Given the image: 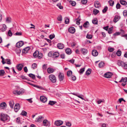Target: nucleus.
Masks as SVG:
<instances>
[{
    "label": "nucleus",
    "instance_id": "b1692460",
    "mask_svg": "<svg viewBox=\"0 0 127 127\" xmlns=\"http://www.w3.org/2000/svg\"><path fill=\"white\" fill-rule=\"evenodd\" d=\"M66 53L68 54H70L71 53V49L69 48H67L65 50Z\"/></svg>",
    "mask_w": 127,
    "mask_h": 127
},
{
    "label": "nucleus",
    "instance_id": "e433bc0d",
    "mask_svg": "<svg viewBox=\"0 0 127 127\" xmlns=\"http://www.w3.org/2000/svg\"><path fill=\"white\" fill-rule=\"evenodd\" d=\"M110 5L111 6H113L114 3V2L112 0H110L109 1Z\"/></svg>",
    "mask_w": 127,
    "mask_h": 127
},
{
    "label": "nucleus",
    "instance_id": "393cba45",
    "mask_svg": "<svg viewBox=\"0 0 127 127\" xmlns=\"http://www.w3.org/2000/svg\"><path fill=\"white\" fill-rule=\"evenodd\" d=\"M39 53V51H35L33 54V56L35 58H36L37 57Z\"/></svg>",
    "mask_w": 127,
    "mask_h": 127
},
{
    "label": "nucleus",
    "instance_id": "de8ad7c7",
    "mask_svg": "<svg viewBox=\"0 0 127 127\" xmlns=\"http://www.w3.org/2000/svg\"><path fill=\"white\" fill-rule=\"evenodd\" d=\"M101 127H108V125L106 124L102 123L101 126Z\"/></svg>",
    "mask_w": 127,
    "mask_h": 127
},
{
    "label": "nucleus",
    "instance_id": "f704fd0d",
    "mask_svg": "<svg viewBox=\"0 0 127 127\" xmlns=\"http://www.w3.org/2000/svg\"><path fill=\"white\" fill-rule=\"evenodd\" d=\"M121 4L124 5H125L127 4V2L125 1L121 0L120 1Z\"/></svg>",
    "mask_w": 127,
    "mask_h": 127
},
{
    "label": "nucleus",
    "instance_id": "6ab92c4d",
    "mask_svg": "<svg viewBox=\"0 0 127 127\" xmlns=\"http://www.w3.org/2000/svg\"><path fill=\"white\" fill-rule=\"evenodd\" d=\"M120 18V16L116 15V16L114 19V21L115 23L116 22L118 21L119 19Z\"/></svg>",
    "mask_w": 127,
    "mask_h": 127
},
{
    "label": "nucleus",
    "instance_id": "1a4fd4ad",
    "mask_svg": "<svg viewBox=\"0 0 127 127\" xmlns=\"http://www.w3.org/2000/svg\"><path fill=\"white\" fill-rule=\"evenodd\" d=\"M7 104L5 102H2L0 104V108L1 109H5L6 107Z\"/></svg>",
    "mask_w": 127,
    "mask_h": 127
},
{
    "label": "nucleus",
    "instance_id": "ea45409f",
    "mask_svg": "<svg viewBox=\"0 0 127 127\" xmlns=\"http://www.w3.org/2000/svg\"><path fill=\"white\" fill-rule=\"evenodd\" d=\"M104 99H99L97 101V102L98 104H99L101 102H104Z\"/></svg>",
    "mask_w": 127,
    "mask_h": 127
},
{
    "label": "nucleus",
    "instance_id": "864d4df0",
    "mask_svg": "<svg viewBox=\"0 0 127 127\" xmlns=\"http://www.w3.org/2000/svg\"><path fill=\"white\" fill-rule=\"evenodd\" d=\"M57 6L60 9H62L63 8V7L61 5L60 3L57 4Z\"/></svg>",
    "mask_w": 127,
    "mask_h": 127
},
{
    "label": "nucleus",
    "instance_id": "4be33fe9",
    "mask_svg": "<svg viewBox=\"0 0 127 127\" xmlns=\"http://www.w3.org/2000/svg\"><path fill=\"white\" fill-rule=\"evenodd\" d=\"M81 50L82 53L84 55L86 54L88 52L87 50L85 49L82 48Z\"/></svg>",
    "mask_w": 127,
    "mask_h": 127
},
{
    "label": "nucleus",
    "instance_id": "a18cd8bd",
    "mask_svg": "<svg viewBox=\"0 0 127 127\" xmlns=\"http://www.w3.org/2000/svg\"><path fill=\"white\" fill-rule=\"evenodd\" d=\"M113 29V27H112L110 28L108 30V33H111Z\"/></svg>",
    "mask_w": 127,
    "mask_h": 127
},
{
    "label": "nucleus",
    "instance_id": "c756f323",
    "mask_svg": "<svg viewBox=\"0 0 127 127\" xmlns=\"http://www.w3.org/2000/svg\"><path fill=\"white\" fill-rule=\"evenodd\" d=\"M89 24V22L88 21H87L84 23L83 25V26L84 28H87L88 27Z\"/></svg>",
    "mask_w": 127,
    "mask_h": 127
},
{
    "label": "nucleus",
    "instance_id": "6e6552de",
    "mask_svg": "<svg viewBox=\"0 0 127 127\" xmlns=\"http://www.w3.org/2000/svg\"><path fill=\"white\" fill-rule=\"evenodd\" d=\"M113 74L111 72L106 73L104 74V77L107 78H110Z\"/></svg>",
    "mask_w": 127,
    "mask_h": 127
},
{
    "label": "nucleus",
    "instance_id": "49530a36",
    "mask_svg": "<svg viewBox=\"0 0 127 127\" xmlns=\"http://www.w3.org/2000/svg\"><path fill=\"white\" fill-rule=\"evenodd\" d=\"M92 37V35H89L88 34H87L86 37L88 39H91Z\"/></svg>",
    "mask_w": 127,
    "mask_h": 127
},
{
    "label": "nucleus",
    "instance_id": "4d7b16f0",
    "mask_svg": "<svg viewBox=\"0 0 127 127\" xmlns=\"http://www.w3.org/2000/svg\"><path fill=\"white\" fill-rule=\"evenodd\" d=\"M108 50L110 52H112L114 51V49L111 48H108Z\"/></svg>",
    "mask_w": 127,
    "mask_h": 127
},
{
    "label": "nucleus",
    "instance_id": "2eb2a0df",
    "mask_svg": "<svg viewBox=\"0 0 127 127\" xmlns=\"http://www.w3.org/2000/svg\"><path fill=\"white\" fill-rule=\"evenodd\" d=\"M30 49L29 47H28L24 48L22 51V52L23 53H26Z\"/></svg>",
    "mask_w": 127,
    "mask_h": 127
},
{
    "label": "nucleus",
    "instance_id": "412c9836",
    "mask_svg": "<svg viewBox=\"0 0 127 127\" xmlns=\"http://www.w3.org/2000/svg\"><path fill=\"white\" fill-rule=\"evenodd\" d=\"M123 82L126 83L127 82V77H122L121 80L119 81V82Z\"/></svg>",
    "mask_w": 127,
    "mask_h": 127
},
{
    "label": "nucleus",
    "instance_id": "13d9d810",
    "mask_svg": "<svg viewBox=\"0 0 127 127\" xmlns=\"http://www.w3.org/2000/svg\"><path fill=\"white\" fill-rule=\"evenodd\" d=\"M6 21L8 23H10L11 22V18H10L8 17L7 18Z\"/></svg>",
    "mask_w": 127,
    "mask_h": 127
},
{
    "label": "nucleus",
    "instance_id": "37998d69",
    "mask_svg": "<svg viewBox=\"0 0 127 127\" xmlns=\"http://www.w3.org/2000/svg\"><path fill=\"white\" fill-rule=\"evenodd\" d=\"M108 9V7L106 6H105L104 8L102 10V12L103 13H105L106 12Z\"/></svg>",
    "mask_w": 127,
    "mask_h": 127
},
{
    "label": "nucleus",
    "instance_id": "052dcab7",
    "mask_svg": "<svg viewBox=\"0 0 127 127\" xmlns=\"http://www.w3.org/2000/svg\"><path fill=\"white\" fill-rule=\"evenodd\" d=\"M16 121L17 123H20V118L19 117L17 118L16 119Z\"/></svg>",
    "mask_w": 127,
    "mask_h": 127
},
{
    "label": "nucleus",
    "instance_id": "5fc2aeb1",
    "mask_svg": "<svg viewBox=\"0 0 127 127\" xmlns=\"http://www.w3.org/2000/svg\"><path fill=\"white\" fill-rule=\"evenodd\" d=\"M121 54V51L119 50H118L116 53V54L117 56H120Z\"/></svg>",
    "mask_w": 127,
    "mask_h": 127
},
{
    "label": "nucleus",
    "instance_id": "e2e57ef3",
    "mask_svg": "<svg viewBox=\"0 0 127 127\" xmlns=\"http://www.w3.org/2000/svg\"><path fill=\"white\" fill-rule=\"evenodd\" d=\"M92 54L93 56H95V50H93L92 51Z\"/></svg>",
    "mask_w": 127,
    "mask_h": 127
},
{
    "label": "nucleus",
    "instance_id": "8fccbe9b",
    "mask_svg": "<svg viewBox=\"0 0 127 127\" xmlns=\"http://www.w3.org/2000/svg\"><path fill=\"white\" fill-rule=\"evenodd\" d=\"M47 64H44L42 66V69L43 70H45L47 68Z\"/></svg>",
    "mask_w": 127,
    "mask_h": 127
},
{
    "label": "nucleus",
    "instance_id": "f3484780",
    "mask_svg": "<svg viewBox=\"0 0 127 127\" xmlns=\"http://www.w3.org/2000/svg\"><path fill=\"white\" fill-rule=\"evenodd\" d=\"M49 122L46 120H44L43 122V124L44 126H47L49 125Z\"/></svg>",
    "mask_w": 127,
    "mask_h": 127
},
{
    "label": "nucleus",
    "instance_id": "cd10ccee",
    "mask_svg": "<svg viewBox=\"0 0 127 127\" xmlns=\"http://www.w3.org/2000/svg\"><path fill=\"white\" fill-rule=\"evenodd\" d=\"M56 103V102L55 101H50L48 103V104L52 106L54 105Z\"/></svg>",
    "mask_w": 127,
    "mask_h": 127
},
{
    "label": "nucleus",
    "instance_id": "680f3d73",
    "mask_svg": "<svg viewBox=\"0 0 127 127\" xmlns=\"http://www.w3.org/2000/svg\"><path fill=\"white\" fill-rule=\"evenodd\" d=\"M87 2V0H82L81 2L83 4H85Z\"/></svg>",
    "mask_w": 127,
    "mask_h": 127
},
{
    "label": "nucleus",
    "instance_id": "c85d7f7f",
    "mask_svg": "<svg viewBox=\"0 0 127 127\" xmlns=\"http://www.w3.org/2000/svg\"><path fill=\"white\" fill-rule=\"evenodd\" d=\"M85 69V68L84 67L81 69L80 70L78 71V72L80 74H82L84 72Z\"/></svg>",
    "mask_w": 127,
    "mask_h": 127
},
{
    "label": "nucleus",
    "instance_id": "a211bd4d",
    "mask_svg": "<svg viewBox=\"0 0 127 127\" xmlns=\"http://www.w3.org/2000/svg\"><path fill=\"white\" fill-rule=\"evenodd\" d=\"M60 54L58 52L54 53L53 55V58H55L59 56Z\"/></svg>",
    "mask_w": 127,
    "mask_h": 127
},
{
    "label": "nucleus",
    "instance_id": "0eeeda50",
    "mask_svg": "<svg viewBox=\"0 0 127 127\" xmlns=\"http://www.w3.org/2000/svg\"><path fill=\"white\" fill-rule=\"evenodd\" d=\"M58 77L59 80L60 81H63L64 78V75L60 72L59 73Z\"/></svg>",
    "mask_w": 127,
    "mask_h": 127
},
{
    "label": "nucleus",
    "instance_id": "7ed1b4c3",
    "mask_svg": "<svg viewBox=\"0 0 127 127\" xmlns=\"http://www.w3.org/2000/svg\"><path fill=\"white\" fill-rule=\"evenodd\" d=\"M24 92V90L23 89H21L19 91L17 90L14 91H13V93L15 95H18L23 94Z\"/></svg>",
    "mask_w": 127,
    "mask_h": 127
},
{
    "label": "nucleus",
    "instance_id": "dca6fc26",
    "mask_svg": "<svg viewBox=\"0 0 127 127\" xmlns=\"http://www.w3.org/2000/svg\"><path fill=\"white\" fill-rule=\"evenodd\" d=\"M57 47L59 49H62L64 48V46L63 44L61 43H59L57 45Z\"/></svg>",
    "mask_w": 127,
    "mask_h": 127
},
{
    "label": "nucleus",
    "instance_id": "7c9ffc66",
    "mask_svg": "<svg viewBox=\"0 0 127 127\" xmlns=\"http://www.w3.org/2000/svg\"><path fill=\"white\" fill-rule=\"evenodd\" d=\"M29 76L33 79L35 78V75L31 73L29 74Z\"/></svg>",
    "mask_w": 127,
    "mask_h": 127
},
{
    "label": "nucleus",
    "instance_id": "9d476101",
    "mask_svg": "<svg viewBox=\"0 0 127 127\" xmlns=\"http://www.w3.org/2000/svg\"><path fill=\"white\" fill-rule=\"evenodd\" d=\"M24 42L22 41L19 42L16 44V46L18 48H19L22 46L24 44Z\"/></svg>",
    "mask_w": 127,
    "mask_h": 127
},
{
    "label": "nucleus",
    "instance_id": "774afa93",
    "mask_svg": "<svg viewBox=\"0 0 127 127\" xmlns=\"http://www.w3.org/2000/svg\"><path fill=\"white\" fill-rule=\"evenodd\" d=\"M24 71L26 72L27 73L28 71V69L27 68L26 66H25L24 67Z\"/></svg>",
    "mask_w": 127,
    "mask_h": 127
},
{
    "label": "nucleus",
    "instance_id": "09e8293b",
    "mask_svg": "<svg viewBox=\"0 0 127 127\" xmlns=\"http://www.w3.org/2000/svg\"><path fill=\"white\" fill-rule=\"evenodd\" d=\"M55 37V35L54 34H51L49 36V37L50 39H52Z\"/></svg>",
    "mask_w": 127,
    "mask_h": 127
},
{
    "label": "nucleus",
    "instance_id": "39448f33",
    "mask_svg": "<svg viewBox=\"0 0 127 127\" xmlns=\"http://www.w3.org/2000/svg\"><path fill=\"white\" fill-rule=\"evenodd\" d=\"M24 64L22 63L18 64L16 65V67L18 70L19 71H21L23 67L24 66Z\"/></svg>",
    "mask_w": 127,
    "mask_h": 127
},
{
    "label": "nucleus",
    "instance_id": "bb28decb",
    "mask_svg": "<svg viewBox=\"0 0 127 127\" xmlns=\"http://www.w3.org/2000/svg\"><path fill=\"white\" fill-rule=\"evenodd\" d=\"M72 94L74 95H76L78 97L81 98L83 100H84V99L80 95H79L77 93H72Z\"/></svg>",
    "mask_w": 127,
    "mask_h": 127
},
{
    "label": "nucleus",
    "instance_id": "a19ab883",
    "mask_svg": "<svg viewBox=\"0 0 127 127\" xmlns=\"http://www.w3.org/2000/svg\"><path fill=\"white\" fill-rule=\"evenodd\" d=\"M27 113L25 111H23L21 114L22 115L26 116L27 115Z\"/></svg>",
    "mask_w": 127,
    "mask_h": 127
},
{
    "label": "nucleus",
    "instance_id": "a878e982",
    "mask_svg": "<svg viewBox=\"0 0 127 127\" xmlns=\"http://www.w3.org/2000/svg\"><path fill=\"white\" fill-rule=\"evenodd\" d=\"M104 64L103 62H101L99 64L98 66L100 68L104 66Z\"/></svg>",
    "mask_w": 127,
    "mask_h": 127
},
{
    "label": "nucleus",
    "instance_id": "473e14b6",
    "mask_svg": "<svg viewBox=\"0 0 127 127\" xmlns=\"http://www.w3.org/2000/svg\"><path fill=\"white\" fill-rule=\"evenodd\" d=\"M6 30V26L5 25H3L2 28H1V30L3 32Z\"/></svg>",
    "mask_w": 127,
    "mask_h": 127
},
{
    "label": "nucleus",
    "instance_id": "603ef678",
    "mask_svg": "<svg viewBox=\"0 0 127 127\" xmlns=\"http://www.w3.org/2000/svg\"><path fill=\"white\" fill-rule=\"evenodd\" d=\"M15 51L17 53H19L21 52V50L18 48L16 49L15 50Z\"/></svg>",
    "mask_w": 127,
    "mask_h": 127
},
{
    "label": "nucleus",
    "instance_id": "f257e3e1",
    "mask_svg": "<svg viewBox=\"0 0 127 127\" xmlns=\"http://www.w3.org/2000/svg\"><path fill=\"white\" fill-rule=\"evenodd\" d=\"M8 117V116L7 114L1 113L0 114V120L4 122L7 120Z\"/></svg>",
    "mask_w": 127,
    "mask_h": 127
},
{
    "label": "nucleus",
    "instance_id": "0e129e2a",
    "mask_svg": "<svg viewBox=\"0 0 127 127\" xmlns=\"http://www.w3.org/2000/svg\"><path fill=\"white\" fill-rule=\"evenodd\" d=\"M8 34L10 36H11L12 35V33L10 30H9L8 32Z\"/></svg>",
    "mask_w": 127,
    "mask_h": 127
},
{
    "label": "nucleus",
    "instance_id": "338daca9",
    "mask_svg": "<svg viewBox=\"0 0 127 127\" xmlns=\"http://www.w3.org/2000/svg\"><path fill=\"white\" fill-rule=\"evenodd\" d=\"M120 6V5L119 3L117 4L116 5V8L117 9H119Z\"/></svg>",
    "mask_w": 127,
    "mask_h": 127
},
{
    "label": "nucleus",
    "instance_id": "c03bdc74",
    "mask_svg": "<svg viewBox=\"0 0 127 127\" xmlns=\"http://www.w3.org/2000/svg\"><path fill=\"white\" fill-rule=\"evenodd\" d=\"M5 62L7 64H11V63H10V59H5Z\"/></svg>",
    "mask_w": 127,
    "mask_h": 127
},
{
    "label": "nucleus",
    "instance_id": "58836bf2",
    "mask_svg": "<svg viewBox=\"0 0 127 127\" xmlns=\"http://www.w3.org/2000/svg\"><path fill=\"white\" fill-rule=\"evenodd\" d=\"M72 74V71H68L67 72V75L68 76H69Z\"/></svg>",
    "mask_w": 127,
    "mask_h": 127
},
{
    "label": "nucleus",
    "instance_id": "f03ea898",
    "mask_svg": "<svg viewBox=\"0 0 127 127\" xmlns=\"http://www.w3.org/2000/svg\"><path fill=\"white\" fill-rule=\"evenodd\" d=\"M117 64L119 66H121L125 69H127V64L123 62L118 61L117 62Z\"/></svg>",
    "mask_w": 127,
    "mask_h": 127
},
{
    "label": "nucleus",
    "instance_id": "423d86ee",
    "mask_svg": "<svg viewBox=\"0 0 127 127\" xmlns=\"http://www.w3.org/2000/svg\"><path fill=\"white\" fill-rule=\"evenodd\" d=\"M44 120V118L41 116H39L36 119L35 121L36 122L41 123Z\"/></svg>",
    "mask_w": 127,
    "mask_h": 127
},
{
    "label": "nucleus",
    "instance_id": "bf43d9fd",
    "mask_svg": "<svg viewBox=\"0 0 127 127\" xmlns=\"http://www.w3.org/2000/svg\"><path fill=\"white\" fill-rule=\"evenodd\" d=\"M66 125L67 126L70 127L71 125V124L70 123L68 122L66 123Z\"/></svg>",
    "mask_w": 127,
    "mask_h": 127
},
{
    "label": "nucleus",
    "instance_id": "79ce46f5",
    "mask_svg": "<svg viewBox=\"0 0 127 127\" xmlns=\"http://www.w3.org/2000/svg\"><path fill=\"white\" fill-rule=\"evenodd\" d=\"M37 65L36 63H33L32 65V68L34 69L37 68Z\"/></svg>",
    "mask_w": 127,
    "mask_h": 127
},
{
    "label": "nucleus",
    "instance_id": "3c124183",
    "mask_svg": "<svg viewBox=\"0 0 127 127\" xmlns=\"http://www.w3.org/2000/svg\"><path fill=\"white\" fill-rule=\"evenodd\" d=\"M70 4L72 6H74L76 4V2L74 1H70Z\"/></svg>",
    "mask_w": 127,
    "mask_h": 127
},
{
    "label": "nucleus",
    "instance_id": "5701e85b",
    "mask_svg": "<svg viewBox=\"0 0 127 127\" xmlns=\"http://www.w3.org/2000/svg\"><path fill=\"white\" fill-rule=\"evenodd\" d=\"M9 105L11 108H13V105L14 104V102L13 101H10L9 102Z\"/></svg>",
    "mask_w": 127,
    "mask_h": 127
},
{
    "label": "nucleus",
    "instance_id": "4c0bfd02",
    "mask_svg": "<svg viewBox=\"0 0 127 127\" xmlns=\"http://www.w3.org/2000/svg\"><path fill=\"white\" fill-rule=\"evenodd\" d=\"M5 73V72L3 70H0V75L3 76Z\"/></svg>",
    "mask_w": 127,
    "mask_h": 127
},
{
    "label": "nucleus",
    "instance_id": "69168bd1",
    "mask_svg": "<svg viewBox=\"0 0 127 127\" xmlns=\"http://www.w3.org/2000/svg\"><path fill=\"white\" fill-rule=\"evenodd\" d=\"M58 19L59 21H61L62 20V17L61 16H59L58 18Z\"/></svg>",
    "mask_w": 127,
    "mask_h": 127
},
{
    "label": "nucleus",
    "instance_id": "4468645a",
    "mask_svg": "<svg viewBox=\"0 0 127 127\" xmlns=\"http://www.w3.org/2000/svg\"><path fill=\"white\" fill-rule=\"evenodd\" d=\"M40 99L41 101L43 102H45L47 101V98L43 96H40Z\"/></svg>",
    "mask_w": 127,
    "mask_h": 127
},
{
    "label": "nucleus",
    "instance_id": "aec40b11",
    "mask_svg": "<svg viewBox=\"0 0 127 127\" xmlns=\"http://www.w3.org/2000/svg\"><path fill=\"white\" fill-rule=\"evenodd\" d=\"M47 71L48 73L50 74L53 73L54 71V70L53 68L49 67L47 69Z\"/></svg>",
    "mask_w": 127,
    "mask_h": 127
},
{
    "label": "nucleus",
    "instance_id": "9b49d317",
    "mask_svg": "<svg viewBox=\"0 0 127 127\" xmlns=\"http://www.w3.org/2000/svg\"><path fill=\"white\" fill-rule=\"evenodd\" d=\"M20 109V105L18 103L16 104L14 107V109L15 112H17Z\"/></svg>",
    "mask_w": 127,
    "mask_h": 127
},
{
    "label": "nucleus",
    "instance_id": "2f4dec72",
    "mask_svg": "<svg viewBox=\"0 0 127 127\" xmlns=\"http://www.w3.org/2000/svg\"><path fill=\"white\" fill-rule=\"evenodd\" d=\"M91 69L89 68L86 72V73L87 75H89L91 73Z\"/></svg>",
    "mask_w": 127,
    "mask_h": 127
},
{
    "label": "nucleus",
    "instance_id": "ddd939ff",
    "mask_svg": "<svg viewBox=\"0 0 127 127\" xmlns=\"http://www.w3.org/2000/svg\"><path fill=\"white\" fill-rule=\"evenodd\" d=\"M68 31L69 32L72 33H73L75 32V30L73 27H71L69 28Z\"/></svg>",
    "mask_w": 127,
    "mask_h": 127
},
{
    "label": "nucleus",
    "instance_id": "20e7f679",
    "mask_svg": "<svg viewBox=\"0 0 127 127\" xmlns=\"http://www.w3.org/2000/svg\"><path fill=\"white\" fill-rule=\"evenodd\" d=\"M50 80L53 83H55L56 80V77L55 76L53 75H50L49 76Z\"/></svg>",
    "mask_w": 127,
    "mask_h": 127
},
{
    "label": "nucleus",
    "instance_id": "6e6d98bb",
    "mask_svg": "<svg viewBox=\"0 0 127 127\" xmlns=\"http://www.w3.org/2000/svg\"><path fill=\"white\" fill-rule=\"evenodd\" d=\"M123 14L124 16H127V10H124L123 12Z\"/></svg>",
    "mask_w": 127,
    "mask_h": 127
},
{
    "label": "nucleus",
    "instance_id": "f8f14e48",
    "mask_svg": "<svg viewBox=\"0 0 127 127\" xmlns=\"http://www.w3.org/2000/svg\"><path fill=\"white\" fill-rule=\"evenodd\" d=\"M63 122L61 120H58L56 121L55 122V125L57 126H59L63 124Z\"/></svg>",
    "mask_w": 127,
    "mask_h": 127
},
{
    "label": "nucleus",
    "instance_id": "c9c22d12",
    "mask_svg": "<svg viewBox=\"0 0 127 127\" xmlns=\"http://www.w3.org/2000/svg\"><path fill=\"white\" fill-rule=\"evenodd\" d=\"M100 6V4L98 1L96 2V8H98Z\"/></svg>",
    "mask_w": 127,
    "mask_h": 127
},
{
    "label": "nucleus",
    "instance_id": "72a5a7b5",
    "mask_svg": "<svg viewBox=\"0 0 127 127\" xmlns=\"http://www.w3.org/2000/svg\"><path fill=\"white\" fill-rule=\"evenodd\" d=\"M43 56L42 54L40 53L39 52V53L38 54L37 57L39 59H40Z\"/></svg>",
    "mask_w": 127,
    "mask_h": 127
}]
</instances>
